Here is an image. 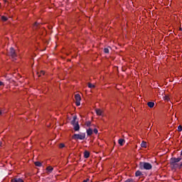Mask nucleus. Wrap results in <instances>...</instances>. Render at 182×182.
Wrapping results in <instances>:
<instances>
[{
	"instance_id": "obj_6",
	"label": "nucleus",
	"mask_w": 182,
	"mask_h": 182,
	"mask_svg": "<svg viewBox=\"0 0 182 182\" xmlns=\"http://www.w3.org/2000/svg\"><path fill=\"white\" fill-rule=\"evenodd\" d=\"M73 126L75 132H79L80 130V126L79 125L78 122H77V123L74 124Z\"/></svg>"
},
{
	"instance_id": "obj_2",
	"label": "nucleus",
	"mask_w": 182,
	"mask_h": 182,
	"mask_svg": "<svg viewBox=\"0 0 182 182\" xmlns=\"http://www.w3.org/2000/svg\"><path fill=\"white\" fill-rule=\"evenodd\" d=\"M73 140H85L86 139V133L75 134L72 136Z\"/></svg>"
},
{
	"instance_id": "obj_28",
	"label": "nucleus",
	"mask_w": 182,
	"mask_h": 182,
	"mask_svg": "<svg viewBox=\"0 0 182 182\" xmlns=\"http://www.w3.org/2000/svg\"><path fill=\"white\" fill-rule=\"evenodd\" d=\"M41 75H45V71H41V75H39L38 76H41Z\"/></svg>"
},
{
	"instance_id": "obj_16",
	"label": "nucleus",
	"mask_w": 182,
	"mask_h": 182,
	"mask_svg": "<svg viewBox=\"0 0 182 182\" xmlns=\"http://www.w3.org/2000/svg\"><path fill=\"white\" fill-rule=\"evenodd\" d=\"M47 171H48V173H51L52 171H53V168L52 166H48L46 168Z\"/></svg>"
},
{
	"instance_id": "obj_23",
	"label": "nucleus",
	"mask_w": 182,
	"mask_h": 182,
	"mask_svg": "<svg viewBox=\"0 0 182 182\" xmlns=\"http://www.w3.org/2000/svg\"><path fill=\"white\" fill-rule=\"evenodd\" d=\"M104 52L105 53H109V48H105Z\"/></svg>"
},
{
	"instance_id": "obj_32",
	"label": "nucleus",
	"mask_w": 182,
	"mask_h": 182,
	"mask_svg": "<svg viewBox=\"0 0 182 182\" xmlns=\"http://www.w3.org/2000/svg\"><path fill=\"white\" fill-rule=\"evenodd\" d=\"M1 145H2V142L0 141V146H1Z\"/></svg>"
},
{
	"instance_id": "obj_18",
	"label": "nucleus",
	"mask_w": 182,
	"mask_h": 182,
	"mask_svg": "<svg viewBox=\"0 0 182 182\" xmlns=\"http://www.w3.org/2000/svg\"><path fill=\"white\" fill-rule=\"evenodd\" d=\"M88 87H90V89H92V88H93V87H95V85H93V84L89 82V83H88Z\"/></svg>"
},
{
	"instance_id": "obj_5",
	"label": "nucleus",
	"mask_w": 182,
	"mask_h": 182,
	"mask_svg": "<svg viewBox=\"0 0 182 182\" xmlns=\"http://www.w3.org/2000/svg\"><path fill=\"white\" fill-rule=\"evenodd\" d=\"M9 55L13 59L16 58V53L15 52V49H14L12 47L10 48Z\"/></svg>"
},
{
	"instance_id": "obj_11",
	"label": "nucleus",
	"mask_w": 182,
	"mask_h": 182,
	"mask_svg": "<svg viewBox=\"0 0 182 182\" xmlns=\"http://www.w3.org/2000/svg\"><path fill=\"white\" fill-rule=\"evenodd\" d=\"M141 176H143V173L140 171H136L135 172V177H140Z\"/></svg>"
},
{
	"instance_id": "obj_12",
	"label": "nucleus",
	"mask_w": 182,
	"mask_h": 182,
	"mask_svg": "<svg viewBox=\"0 0 182 182\" xmlns=\"http://www.w3.org/2000/svg\"><path fill=\"white\" fill-rule=\"evenodd\" d=\"M76 119H77V117L74 116L73 120L71 121V124L73 126V124H76L77 122H76Z\"/></svg>"
},
{
	"instance_id": "obj_27",
	"label": "nucleus",
	"mask_w": 182,
	"mask_h": 182,
	"mask_svg": "<svg viewBox=\"0 0 182 182\" xmlns=\"http://www.w3.org/2000/svg\"><path fill=\"white\" fill-rule=\"evenodd\" d=\"M0 86H5V85L4 84V82L2 81H0Z\"/></svg>"
},
{
	"instance_id": "obj_33",
	"label": "nucleus",
	"mask_w": 182,
	"mask_h": 182,
	"mask_svg": "<svg viewBox=\"0 0 182 182\" xmlns=\"http://www.w3.org/2000/svg\"><path fill=\"white\" fill-rule=\"evenodd\" d=\"M180 30H181V31H182V29H181V28H180Z\"/></svg>"
},
{
	"instance_id": "obj_3",
	"label": "nucleus",
	"mask_w": 182,
	"mask_h": 182,
	"mask_svg": "<svg viewBox=\"0 0 182 182\" xmlns=\"http://www.w3.org/2000/svg\"><path fill=\"white\" fill-rule=\"evenodd\" d=\"M170 165H171V168H181L182 161L180 164H176L174 162L170 161Z\"/></svg>"
},
{
	"instance_id": "obj_14",
	"label": "nucleus",
	"mask_w": 182,
	"mask_h": 182,
	"mask_svg": "<svg viewBox=\"0 0 182 182\" xmlns=\"http://www.w3.org/2000/svg\"><path fill=\"white\" fill-rule=\"evenodd\" d=\"M35 166H36V167H42V163H41L40 161H36L34 162Z\"/></svg>"
},
{
	"instance_id": "obj_15",
	"label": "nucleus",
	"mask_w": 182,
	"mask_h": 182,
	"mask_svg": "<svg viewBox=\"0 0 182 182\" xmlns=\"http://www.w3.org/2000/svg\"><path fill=\"white\" fill-rule=\"evenodd\" d=\"M147 105H148L149 107H151V108L154 107V102H149L147 103Z\"/></svg>"
},
{
	"instance_id": "obj_7",
	"label": "nucleus",
	"mask_w": 182,
	"mask_h": 182,
	"mask_svg": "<svg viewBox=\"0 0 182 182\" xmlns=\"http://www.w3.org/2000/svg\"><path fill=\"white\" fill-rule=\"evenodd\" d=\"M90 157V153L87 151H85L84 152V158L85 159H89Z\"/></svg>"
},
{
	"instance_id": "obj_13",
	"label": "nucleus",
	"mask_w": 182,
	"mask_h": 182,
	"mask_svg": "<svg viewBox=\"0 0 182 182\" xmlns=\"http://www.w3.org/2000/svg\"><path fill=\"white\" fill-rule=\"evenodd\" d=\"M124 142H125V141H124V139H119L118 140V143H119V144L120 146H123V144H124Z\"/></svg>"
},
{
	"instance_id": "obj_4",
	"label": "nucleus",
	"mask_w": 182,
	"mask_h": 182,
	"mask_svg": "<svg viewBox=\"0 0 182 182\" xmlns=\"http://www.w3.org/2000/svg\"><path fill=\"white\" fill-rule=\"evenodd\" d=\"M182 160V156H180L178 158L173 157L170 159V161L171 163L178 164Z\"/></svg>"
},
{
	"instance_id": "obj_1",
	"label": "nucleus",
	"mask_w": 182,
	"mask_h": 182,
	"mask_svg": "<svg viewBox=\"0 0 182 182\" xmlns=\"http://www.w3.org/2000/svg\"><path fill=\"white\" fill-rule=\"evenodd\" d=\"M139 168L140 170H151V168H153V166H151L149 162H140Z\"/></svg>"
},
{
	"instance_id": "obj_30",
	"label": "nucleus",
	"mask_w": 182,
	"mask_h": 182,
	"mask_svg": "<svg viewBox=\"0 0 182 182\" xmlns=\"http://www.w3.org/2000/svg\"><path fill=\"white\" fill-rule=\"evenodd\" d=\"M165 100H168V97H166V99H165Z\"/></svg>"
},
{
	"instance_id": "obj_22",
	"label": "nucleus",
	"mask_w": 182,
	"mask_h": 182,
	"mask_svg": "<svg viewBox=\"0 0 182 182\" xmlns=\"http://www.w3.org/2000/svg\"><path fill=\"white\" fill-rule=\"evenodd\" d=\"M178 132H182V126H181V125H179V126L178 127Z\"/></svg>"
},
{
	"instance_id": "obj_24",
	"label": "nucleus",
	"mask_w": 182,
	"mask_h": 182,
	"mask_svg": "<svg viewBox=\"0 0 182 182\" xmlns=\"http://www.w3.org/2000/svg\"><path fill=\"white\" fill-rule=\"evenodd\" d=\"M59 147L60 149H63V147H65V144H60Z\"/></svg>"
},
{
	"instance_id": "obj_17",
	"label": "nucleus",
	"mask_w": 182,
	"mask_h": 182,
	"mask_svg": "<svg viewBox=\"0 0 182 182\" xmlns=\"http://www.w3.org/2000/svg\"><path fill=\"white\" fill-rule=\"evenodd\" d=\"M146 141H143L141 144V147H144V148H146Z\"/></svg>"
},
{
	"instance_id": "obj_29",
	"label": "nucleus",
	"mask_w": 182,
	"mask_h": 182,
	"mask_svg": "<svg viewBox=\"0 0 182 182\" xmlns=\"http://www.w3.org/2000/svg\"><path fill=\"white\" fill-rule=\"evenodd\" d=\"M90 181V179L89 178H87L86 180H84L83 182H88Z\"/></svg>"
},
{
	"instance_id": "obj_10",
	"label": "nucleus",
	"mask_w": 182,
	"mask_h": 182,
	"mask_svg": "<svg viewBox=\"0 0 182 182\" xmlns=\"http://www.w3.org/2000/svg\"><path fill=\"white\" fill-rule=\"evenodd\" d=\"M87 136H92L93 134V129L92 128L87 129Z\"/></svg>"
},
{
	"instance_id": "obj_31",
	"label": "nucleus",
	"mask_w": 182,
	"mask_h": 182,
	"mask_svg": "<svg viewBox=\"0 0 182 182\" xmlns=\"http://www.w3.org/2000/svg\"><path fill=\"white\" fill-rule=\"evenodd\" d=\"M1 114H2V111H0V116H1Z\"/></svg>"
},
{
	"instance_id": "obj_21",
	"label": "nucleus",
	"mask_w": 182,
	"mask_h": 182,
	"mask_svg": "<svg viewBox=\"0 0 182 182\" xmlns=\"http://www.w3.org/2000/svg\"><path fill=\"white\" fill-rule=\"evenodd\" d=\"M38 26H39V23H35L34 26H33L34 29H38Z\"/></svg>"
},
{
	"instance_id": "obj_8",
	"label": "nucleus",
	"mask_w": 182,
	"mask_h": 182,
	"mask_svg": "<svg viewBox=\"0 0 182 182\" xmlns=\"http://www.w3.org/2000/svg\"><path fill=\"white\" fill-rule=\"evenodd\" d=\"M95 112L97 116H102V114H103V111H102V109H96Z\"/></svg>"
},
{
	"instance_id": "obj_25",
	"label": "nucleus",
	"mask_w": 182,
	"mask_h": 182,
	"mask_svg": "<svg viewBox=\"0 0 182 182\" xmlns=\"http://www.w3.org/2000/svg\"><path fill=\"white\" fill-rule=\"evenodd\" d=\"M76 106H80V101L75 102Z\"/></svg>"
},
{
	"instance_id": "obj_19",
	"label": "nucleus",
	"mask_w": 182,
	"mask_h": 182,
	"mask_svg": "<svg viewBox=\"0 0 182 182\" xmlns=\"http://www.w3.org/2000/svg\"><path fill=\"white\" fill-rule=\"evenodd\" d=\"M1 19L4 22H6V21H8V18L6 16H1Z\"/></svg>"
},
{
	"instance_id": "obj_9",
	"label": "nucleus",
	"mask_w": 182,
	"mask_h": 182,
	"mask_svg": "<svg viewBox=\"0 0 182 182\" xmlns=\"http://www.w3.org/2000/svg\"><path fill=\"white\" fill-rule=\"evenodd\" d=\"M75 98L76 102H80V100H82V98L80 97V95H79V94H76L75 95Z\"/></svg>"
},
{
	"instance_id": "obj_20",
	"label": "nucleus",
	"mask_w": 182,
	"mask_h": 182,
	"mask_svg": "<svg viewBox=\"0 0 182 182\" xmlns=\"http://www.w3.org/2000/svg\"><path fill=\"white\" fill-rule=\"evenodd\" d=\"M87 127H90L92 122L90 121H88L85 123Z\"/></svg>"
},
{
	"instance_id": "obj_26",
	"label": "nucleus",
	"mask_w": 182,
	"mask_h": 182,
	"mask_svg": "<svg viewBox=\"0 0 182 182\" xmlns=\"http://www.w3.org/2000/svg\"><path fill=\"white\" fill-rule=\"evenodd\" d=\"M93 132H94V133H95V134H97V132H98L97 129H96V128L94 129Z\"/></svg>"
}]
</instances>
